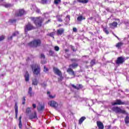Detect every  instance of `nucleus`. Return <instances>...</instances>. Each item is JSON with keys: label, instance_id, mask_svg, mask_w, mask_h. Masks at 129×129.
Listing matches in <instances>:
<instances>
[{"label": "nucleus", "instance_id": "nucleus-23", "mask_svg": "<svg viewBox=\"0 0 129 129\" xmlns=\"http://www.w3.org/2000/svg\"><path fill=\"white\" fill-rule=\"evenodd\" d=\"M38 83H39V82L37 79H34L32 80V85L37 86L38 85Z\"/></svg>", "mask_w": 129, "mask_h": 129}, {"label": "nucleus", "instance_id": "nucleus-3", "mask_svg": "<svg viewBox=\"0 0 129 129\" xmlns=\"http://www.w3.org/2000/svg\"><path fill=\"white\" fill-rule=\"evenodd\" d=\"M27 45L31 48H38V47H41L42 45V40L40 39H35L32 41H30Z\"/></svg>", "mask_w": 129, "mask_h": 129}, {"label": "nucleus", "instance_id": "nucleus-12", "mask_svg": "<svg viewBox=\"0 0 129 129\" xmlns=\"http://www.w3.org/2000/svg\"><path fill=\"white\" fill-rule=\"evenodd\" d=\"M72 87L74 89H76L77 90H80V89H82L83 88V85L82 84H79L75 86L73 84L71 85Z\"/></svg>", "mask_w": 129, "mask_h": 129}, {"label": "nucleus", "instance_id": "nucleus-47", "mask_svg": "<svg viewBox=\"0 0 129 129\" xmlns=\"http://www.w3.org/2000/svg\"><path fill=\"white\" fill-rule=\"evenodd\" d=\"M19 122H22V116H20L19 118Z\"/></svg>", "mask_w": 129, "mask_h": 129}, {"label": "nucleus", "instance_id": "nucleus-42", "mask_svg": "<svg viewBox=\"0 0 129 129\" xmlns=\"http://www.w3.org/2000/svg\"><path fill=\"white\" fill-rule=\"evenodd\" d=\"M4 40H5V36L2 35L0 36V42H2V41H4Z\"/></svg>", "mask_w": 129, "mask_h": 129}, {"label": "nucleus", "instance_id": "nucleus-56", "mask_svg": "<svg viewBox=\"0 0 129 129\" xmlns=\"http://www.w3.org/2000/svg\"><path fill=\"white\" fill-rule=\"evenodd\" d=\"M63 26V25L62 24H58L57 26V28H60V27H62Z\"/></svg>", "mask_w": 129, "mask_h": 129}, {"label": "nucleus", "instance_id": "nucleus-55", "mask_svg": "<svg viewBox=\"0 0 129 129\" xmlns=\"http://www.w3.org/2000/svg\"><path fill=\"white\" fill-rule=\"evenodd\" d=\"M71 61H72V62H76V59H74V58H73V59H71Z\"/></svg>", "mask_w": 129, "mask_h": 129}, {"label": "nucleus", "instance_id": "nucleus-7", "mask_svg": "<svg viewBox=\"0 0 129 129\" xmlns=\"http://www.w3.org/2000/svg\"><path fill=\"white\" fill-rule=\"evenodd\" d=\"M124 61V58L122 56H119L117 58V59L115 61V64H116V65H120L121 64H123Z\"/></svg>", "mask_w": 129, "mask_h": 129}, {"label": "nucleus", "instance_id": "nucleus-21", "mask_svg": "<svg viewBox=\"0 0 129 129\" xmlns=\"http://www.w3.org/2000/svg\"><path fill=\"white\" fill-rule=\"evenodd\" d=\"M86 18L85 17H83L82 15H80L79 17H78L77 20L78 22H81L82 21H83V20H85Z\"/></svg>", "mask_w": 129, "mask_h": 129}, {"label": "nucleus", "instance_id": "nucleus-62", "mask_svg": "<svg viewBox=\"0 0 129 129\" xmlns=\"http://www.w3.org/2000/svg\"><path fill=\"white\" fill-rule=\"evenodd\" d=\"M113 35H114L115 36V37L116 38H117V39H118V40H119V38H118V37H117V36H116L115 34H114V33H113Z\"/></svg>", "mask_w": 129, "mask_h": 129}, {"label": "nucleus", "instance_id": "nucleus-37", "mask_svg": "<svg viewBox=\"0 0 129 129\" xmlns=\"http://www.w3.org/2000/svg\"><path fill=\"white\" fill-rule=\"evenodd\" d=\"M48 71H49V69H48L47 67H45V66H44L43 67V72H48Z\"/></svg>", "mask_w": 129, "mask_h": 129}, {"label": "nucleus", "instance_id": "nucleus-39", "mask_svg": "<svg viewBox=\"0 0 129 129\" xmlns=\"http://www.w3.org/2000/svg\"><path fill=\"white\" fill-rule=\"evenodd\" d=\"M18 35H19V32L15 31L14 33H13L12 36L13 37H16V36H18Z\"/></svg>", "mask_w": 129, "mask_h": 129}, {"label": "nucleus", "instance_id": "nucleus-1", "mask_svg": "<svg viewBox=\"0 0 129 129\" xmlns=\"http://www.w3.org/2000/svg\"><path fill=\"white\" fill-rule=\"evenodd\" d=\"M111 109L112 111H113L115 113H122V114H125L126 116L124 118L125 123L126 124H127L129 123L128 113H127L126 111L121 109V108H120L118 106L112 107Z\"/></svg>", "mask_w": 129, "mask_h": 129}, {"label": "nucleus", "instance_id": "nucleus-20", "mask_svg": "<svg viewBox=\"0 0 129 129\" xmlns=\"http://www.w3.org/2000/svg\"><path fill=\"white\" fill-rule=\"evenodd\" d=\"M123 45L122 42H119L116 44L115 47L117 48V49H121V46Z\"/></svg>", "mask_w": 129, "mask_h": 129}, {"label": "nucleus", "instance_id": "nucleus-33", "mask_svg": "<svg viewBox=\"0 0 129 129\" xmlns=\"http://www.w3.org/2000/svg\"><path fill=\"white\" fill-rule=\"evenodd\" d=\"M40 3L42 5H46L48 3V0H41Z\"/></svg>", "mask_w": 129, "mask_h": 129}, {"label": "nucleus", "instance_id": "nucleus-53", "mask_svg": "<svg viewBox=\"0 0 129 129\" xmlns=\"http://www.w3.org/2000/svg\"><path fill=\"white\" fill-rule=\"evenodd\" d=\"M50 22H51V20H48L47 21L45 22V24H49V23H50Z\"/></svg>", "mask_w": 129, "mask_h": 129}, {"label": "nucleus", "instance_id": "nucleus-9", "mask_svg": "<svg viewBox=\"0 0 129 129\" xmlns=\"http://www.w3.org/2000/svg\"><path fill=\"white\" fill-rule=\"evenodd\" d=\"M53 71L54 74H56L58 76H59V77H62V72L58 68L56 67H53Z\"/></svg>", "mask_w": 129, "mask_h": 129}, {"label": "nucleus", "instance_id": "nucleus-45", "mask_svg": "<svg viewBox=\"0 0 129 129\" xmlns=\"http://www.w3.org/2000/svg\"><path fill=\"white\" fill-rule=\"evenodd\" d=\"M59 49H60V48L58 47V46H55L54 47V50H55V51H59Z\"/></svg>", "mask_w": 129, "mask_h": 129}, {"label": "nucleus", "instance_id": "nucleus-30", "mask_svg": "<svg viewBox=\"0 0 129 129\" xmlns=\"http://www.w3.org/2000/svg\"><path fill=\"white\" fill-rule=\"evenodd\" d=\"M78 3H81L82 4H87L88 0H78Z\"/></svg>", "mask_w": 129, "mask_h": 129}, {"label": "nucleus", "instance_id": "nucleus-8", "mask_svg": "<svg viewBox=\"0 0 129 129\" xmlns=\"http://www.w3.org/2000/svg\"><path fill=\"white\" fill-rule=\"evenodd\" d=\"M113 106L114 105H124L125 102H122L120 99H116L114 102L111 103Z\"/></svg>", "mask_w": 129, "mask_h": 129}, {"label": "nucleus", "instance_id": "nucleus-29", "mask_svg": "<svg viewBox=\"0 0 129 129\" xmlns=\"http://www.w3.org/2000/svg\"><path fill=\"white\" fill-rule=\"evenodd\" d=\"M47 93L49 98L53 99V98H55V97H56V95H54L53 96L51 95V94H50L51 93L49 91H47Z\"/></svg>", "mask_w": 129, "mask_h": 129}, {"label": "nucleus", "instance_id": "nucleus-36", "mask_svg": "<svg viewBox=\"0 0 129 129\" xmlns=\"http://www.w3.org/2000/svg\"><path fill=\"white\" fill-rule=\"evenodd\" d=\"M22 104H26V97L25 96L22 98Z\"/></svg>", "mask_w": 129, "mask_h": 129}, {"label": "nucleus", "instance_id": "nucleus-63", "mask_svg": "<svg viewBox=\"0 0 129 129\" xmlns=\"http://www.w3.org/2000/svg\"><path fill=\"white\" fill-rule=\"evenodd\" d=\"M64 51H65L66 53H67V52H69V49H66L64 50Z\"/></svg>", "mask_w": 129, "mask_h": 129}, {"label": "nucleus", "instance_id": "nucleus-58", "mask_svg": "<svg viewBox=\"0 0 129 129\" xmlns=\"http://www.w3.org/2000/svg\"><path fill=\"white\" fill-rule=\"evenodd\" d=\"M113 35H114L115 36V37L116 38H117V39H118V40H119V38H118V37H117V36H116L115 34H114V33H113Z\"/></svg>", "mask_w": 129, "mask_h": 129}, {"label": "nucleus", "instance_id": "nucleus-16", "mask_svg": "<svg viewBox=\"0 0 129 129\" xmlns=\"http://www.w3.org/2000/svg\"><path fill=\"white\" fill-rule=\"evenodd\" d=\"M15 118H18V103L17 102L15 103Z\"/></svg>", "mask_w": 129, "mask_h": 129}, {"label": "nucleus", "instance_id": "nucleus-19", "mask_svg": "<svg viewBox=\"0 0 129 129\" xmlns=\"http://www.w3.org/2000/svg\"><path fill=\"white\" fill-rule=\"evenodd\" d=\"M78 67V63H74L69 65L70 68H73V69H75Z\"/></svg>", "mask_w": 129, "mask_h": 129}, {"label": "nucleus", "instance_id": "nucleus-46", "mask_svg": "<svg viewBox=\"0 0 129 129\" xmlns=\"http://www.w3.org/2000/svg\"><path fill=\"white\" fill-rule=\"evenodd\" d=\"M73 32H75V33H76V32H77V28H73Z\"/></svg>", "mask_w": 129, "mask_h": 129}, {"label": "nucleus", "instance_id": "nucleus-57", "mask_svg": "<svg viewBox=\"0 0 129 129\" xmlns=\"http://www.w3.org/2000/svg\"><path fill=\"white\" fill-rule=\"evenodd\" d=\"M113 35H114L115 36V37L116 38H117V39H118V40H119V38H118V37H117V36H116L115 34H114V33H113Z\"/></svg>", "mask_w": 129, "mask_h": 129}, {"label": "nucleus", "instance_id": "nucleus-34", "mask_svg": "<svg viewBox=\"0 0 129 129\" xmlns=\"http://www.w3.org/2000/svg\"><path fill=\"white\" fill-rule=\"evenodd\" d=\"M70 47L73 52H76L77 51V49H75V47H74V46L71 45Z\"/></svg>", "mask_w": 129, "mask_h": 129}, {"label": "nucleus", "instance_id": "nucleus-28", "mask_svg": "<svg viewBox=\"0 0 129 129\" xmlns=\"http://www.w3.org/2000/svg\"><path fill=\"white\" fill-rule=\"evenodd\" d=\"M53 4L55 5V6H58L59 4H61V0H54Z\"/></svg>", "mask_w": 129, "mask_h": 129}, {"label": "nucleus", "instance_id": "nucleus-2", "mask_svg": "<svg viewBox=\"0 0 129 129\" xmlns=\"http://www.w3.org/2000/svg\"><path fill=\"white\" fill-rule=\"evenodd\" d=\"M30 19L32 22H33L34 25H35V26L38 28H41V27H42L43 23L44 21V19L42 18L41 16L37 17H30Z\"/></svg>", "mask_w": 129, "mask_h": 129}, {"label": "nucleus", "instance_id": "nucleus-59", "mask_svg": "<svg viewBox=\"0 0 129 129\" xmlns=\"http://www.w3.org/2000/svg\"><path fill=\"white\" fill-rule=\"evenodd\" d=\"M113 35H114L115 36V37L116 38H117V39H118V40H119V38H118V37H117V36H116L115 34H114V33H113Z\"/></svg>", "mask_w": 129, "mask_h": 129}, {"label": "nucleus", "instance_id": "nucleus-6", "mask_svg": "<svg viewBox=\"0 0 129 129\" xmlns=\"http://www.w3.org/2000/svg\"><path fill=\"white\" fill-rule=\"evenodd\" d=\"M26 14V11L24 9H19L18 11H16L15 14V17H23L24 15Z\"/></svg>", "mask_w": 129, "mask_h": 129}, {"label": "nucleus", "instance_id": "nucleus-50", "mask_svg": "<svg viewBox=\"0 0 129 129\" xmlns=\"http://www.w3.org/2000/svg\"><path fill=\"white\" fill-rule=\"evenodd\" d=\"M47 63V61L46 60H43L41 61V63L42 64H46Z\"/></svg>", "mask_w": 129, "mask_h": 129}, {"label": "nucleus", "instance_id": "nucleus-41", "mask_svg": "<svg viewBox=\"0 0 129 129\" xmlns=\"http://www.w3.org/2000/svg\"><path fill=\"white\" fill-rule=\"evenodd\" d=\"M19 127L20 129L23 128V124H22V122H19Z\"/></svg>", "mask_w": 129, "mask_h": 129}, {"label": "nucleus", "instance_id": "nucleus-54", "mask_svg": "<svg viewBox=\"0 0 129 129\" xmlns=\"http://www.w3.org/2000/svg\"><path fill=\"white\" fill-rule=\"evenodd\" d=\"M88 20H90V21H92V20H93V17H91L88 18Z\"/></svg>", "mask_w": 129, "mask_h": 129}, {"label": "nucleus", "instance_id": "nucleus-40", "mask_svg": "<svg viewBox=\"0 0 129 129\" xmlns=\"http://www.w3.org/2000/svg\"><path fill=\"white\" fill-rule=\"evenodd\" d=\"M13 5L7 4L5 5L4 7H5L6 8H11V7H13Z\"/></svg>", "mask_w": 129, "mask_h": 129}, {"label": "nucleus", "instance_id": "nucleus-38", "mask_svg": "<svg viewBox=\"0 0 129 129\" xmlns=\"http://www.w3.org/2000/svg\"><path fill=\"white\" fill-rule=\"evenodd\" d=\"M9 22L12 24H14V23H16V22H17V19H10Z\"/></svg>", "mask_w": 129, "mask_h": 129}, {"label": "nucleus", "instance_id": "nucleus-43", "mask_svg": "<svg viewBox=\"0 0 129 129\" xmlns=\"http://www.w3.org/2000/svg\"><path fill=\"white\" fill-rule=\"evenodd\" d=\"M26 113H30L31 112V109L30 108H27L26 109Z\"/></svg>", "mask_w": 129, "mask_h": 129}, {"label": "nucleus", "instance_id": "nucleus-4", "mask_svg": "<svg viewBox=\"0 0 129 129\" xmlns=\"http://www.w3.org/2000/svg\"><path fill=\"white\" fill-rule=\"evenodd\" d=\"M31 68L32 70H34L33 73L35 74V75H39V74H40V72H41V67H40V66L35 64L31 66Z\"/></svg>", "mask_w": 129, "mask_h": 129}, {"label": "nucleus", "instance_id": "nucleus-22", "mask_svg": "<svg viewBox=\"0 0 129 129\" xmlns=\"http://www.w3.org/2000/svg\"><path fill=\"white\" fill-rule=\"evenodd\" d=\"M45 109V106L44 105H39L37 107V110L38 111H42V110H44Z\"/></svg>", "mask_w": 129, "mask_h": 129}, {"label": "nucleus", "instance_id": "nucleus-49", "mask_svg": "<svg viewBox=\"0 0 129 129\" xmlns=\"http://www.w3.org/2000/svg\"><path fill=\"white\" fill-rule=\"evenodd\" d=\"M41 86H42V87H46V86H47V84H41Z\"/></svg>", "mask_w": 129, "mask_h": 129}, {"label": "nucleus", "instance_id": "nucleus-52", "mask_svg": "<svg viewBox=\"0 0 129 129\" xmlns=\"http://www.w3.org/2000/svg\"><path fill=\"white\" fill-rule=\"evenodd\" d=\"M32 106H33V108H36L37 107L36 104H33Z\"/></svg>", "mask_w": 129, "mask_h": 129}, {"label": "nucleus", "instance_id": "nucleus-26", "mask_svg": "<svg viewBox=\"0 0 129 129\" xmlns=\"http://www.w3.org/2000/svg\"><path fill=\"white\" fill-rule=\"evenodd\" d=\"M63 15H58L56 16V18L57 19L58 22H59L60 23H62L63 22V20L61 19V17H62Z\"/></svg>", "mask_w": 129, "mask_h": 129}, {"label": "nucleus", "instance_id": "nucleus-48", "mask_svg": "<svg viewBox=\"0 0 129 129\" xmlns=\"http://www.w3.org/2000/svg\"><path fill=\"white\" fill-rule=\"evenodd\" d=\"M36 12L37 13V14H40V13H41V10H40V9H37Z\"/></svg>", "mask_w": 129, "mask_h": 129}, {"label": "nucleus", "instance_id": "nucleus-51", "mask_svg": "<svg viewBox=\"0 0 129 129\" xmlns=\"http://www.w3.org/2000/svg\"><path fill=\"white\" fill-rule=\"evenodd\" d=\"M13 36L12 35L11 36H10V37H8V40H12L13 38Z\"/></svg>", "mask_w": 129, "mask_h": 129}, {"label": "nucleus", "instance_id": "nucleus-5", "mask_svg": "<svg viewBox=\"0 0 129 129\" xmlns=\"http://www.w3.org/2000/svg\"><path fill=\"white\" fill-rule=\"evenodd\" d=\"M36 29L31 23L29 22L25 27L24 30L25 33H28L29 31H32V30H35Z\"/></svg>", "mask_w": 129, "mask_h": 129}, {"label": "nucleus", "instance_id": "nucleus-44", "mask_svg": "<svg viewBox=\"0 0 129 129\" xmlns=\"http://www.w3.org/2000/svg\"><path fill=\"white\" fill-rule=\"evenodd\" d=\"M40 58H43V59H45V58H46V56H45V54H44V53H41L40 55Z\"/></svg>", "mask_w": 129, "mask_h": 129}, {"label": "nucleus", "instance_id": "nucleus-35", "mask_svg": "<svg viewBox=\"0 0 129 129\" xmlns=\"http://www.w3.org/2000/svg\"><path fill=\"white\" fill-rule=\"evenodd\" d=\"M49 56H53L54 55V51L52 50H49Z\"/></svg>", "mask_w": 129, "mask_h": 129}, {"label": "nucleus", "instance_id": "nucleus-18", "mask_svg": "<svg viewBox=\"0 0 129 129\" xmlns=\"http://www.w3.org/2000/svg\"><path fill=\"white\" fill-rule=\"evenodd\" d=\"M32 90H33V89H32L31 87H30L28 89V94L29 95L30 97L34 96V93L32 92Z\"/></svg>", "mask_w": 129, "mask_h": 129}, {"label": "nucleus", "instance_id": "nucleus-13", "mask_svg": "<svg viewBox=\"0 0 129 129\" xmlns=\"http://www.w3.org/2000/svg\"><path fill=\"white\" fill-rule=\"evenodd\" d=\"M109 26L110 29H114L117 27V23L116 22H113L111 23H109Z\"/></svg>", "mask_w": 129, "mask_h": 129}, {"label": "nucleus", "instance_id": "nucleus-10", "mask_svg": "<svg viewBox=\"0 0 129 129\" xmlns=\"http://www.w3.org/2000/svg\"><path fill=\"white\" fill-rule=\"evenodd\" d=\"M49 105L53 108H57L58 107V103L55 101H50L48 102Z\"/></svg>", "mask_w": 129, "mask_h": 129}, {"label": "nucleus", "instance_id": "nucleus-31", "mask_svg": "<svg viewBox=\"0 0 129 129\" xmlns=\"http://www.w3.org/2000/svg\"><path fill=\"white\" fill-rule=\"evenodd\" d=\"M103 32H104V33H105L106 35H108V34H109V31H108V30L107 29V27L104 28L103 29Z\"/></svg>", "mask_w": 129, "mask_h": 129}, {"label": "nucleus", "instance_id": "nucleus-17", "mask_svg": "<svg viewBox=\"0 0 129 129\" xmlns=\"http://www.w3.org/2000/svg\"><path fill=\"white\" fill-rule=\"evenodd\" d=\"M24 77L25 79V81L26 82H28L30 80V75L29 74V72H26L25 75Z\"/></svg>", "mask_w": 129, "mask_h": 129}, {"label": "nucleus", "instance_id": "nucleus-11", "mask_svg": "<svg viewBox=\"0 0 129 129\" xmlns=\"http://www.w3.org/2000/svg\"><path fill=\"white\" fill-rule=\"evenodd\" d=\"M67 72L70 75L74 76V77H76V74H75V72H74L71 68H68L67 70Z\"/></svg>", "mask_w": 129, "mask_h": 129}, {"label": "nucleus", "instance_id": "nucleus-15", "mask_svg": "<svg viewBox=\"0 0 129 129\" xmlns=\"http://www.w3.org/2000/svg\"><path fill=\"white\" fill-rule=\"evenodd\" d=\"M64 32H65L64 28H60L57 30V35L61 36V35L64 34Z\"/></svg>", "mask_w": 129, "mask_h": 129}, {"label": "nucleus", "instance_id": "nucleus-60", "mask_svg": "<svg viewBox=\"0 0 129 129\" xmlns=\"http://www.w3.org/2000/svg\"><path fill=\"white\" fill-rule=\"evenodd\" d=\"M113 35H114L115 36V37L116 38H117V39H118V40H119V38H118V37H117V36H116L115 34H114V33H113Z\"/></svg>", "mask_w": 129, "mask_h": 129}, {"label": "nucleus", "instance_id": "nucleus-27", "mask_svg": "<svg viewBox=\"0 0 129 129\" xmlns=\"http://www.w3.org/2000/svg\"><path fill=\"white\" fill-rule=\"evenodd\" d=\"M96 60H95V59L91 60L90 62L91 67H92L93 66H94V65L96 64Z\"/></svg>", "mask_w": 129, "mask_h": 129}, {"label": "nucleus", "instance_id": "nucleus-25", "mask_svg": "<svg viewBox=\"0 0 129 129\" xmlns=\"http://www.w3.org/2000/svg\"><path fill=\"white\" fill-rule=\"evenodd\" d=\"M37 117V114L36 112H34V114H32L29 116V119H33V118H36Z\"/></svg>", "mask_w": 129, "mask_h": 129}, {"label": "nucleus", "instance_id": "nucleus-14", "mask_svg": "<svg viewBox=\"0 0 129 129\" xmlns=\"http://www.w3.org/2000/svg\"><path fill=\"white\" fill-rule=\"evenodd\" d=\"M97 125L98 129H104V125H103V123L100 121H97Z\"/></svg>", "mask_w": 129, "mask_h": 129}, {"label": "nucleus", "instance_id": "nucleus-64", "mask_svg": "<svg viewBox=\"0 0 129 129\" xmlns=\"http://www.w3.org/2000/svg\"><path fill=\"white\" fill-rule=\"evenodd\" d=\"M67 18H68V19H69V20H70V15H67Z\"/></svg>", "mask_w": 129, "mask_h": 129}, {"label": "nucleus", "instance_id": "nucleus-61", "mask_svg": "<svg viewBox=\"0 0 129 129\" xmlns=\"http://www.w3.org/2000/svg\"><path fill=\"white\" fill-rule=\"evenodd\" d=\"M113 35H114L115 36V37L116 38H117V39H118V40H119V38H118V37H117V36H116L115 34H114V33H113Z\"/></svg>", "mask_w": 129, "mask_h": 129}, {"label": "nucleus", "instance_id": "nucleus-24", "mask_svg": "<svg viewBox=\"0 0 129 129\" xmlns=\"http://www.w3.org/2000/svg\"><path fill=\"white\" fill-rule=\"evenodd\" d=\"M86 119V117L84 116H82L79 120V124H82V122H83L84 120Z\"/></svg>", "mask_w": 129, "mask_h": 129}, {"label": "nucleus", "instance_id": "nucleus-32", "mask_svg": "<svg viewBox=\"0 0 129 129\" xmlns=\"http://www.w3.org/2000/svg\"><path fill=\"white\" fill-rule=\"evenodd\" d=\"M55 35V32H51L50 33H48L47 36H49V37H51V38H54V35Z\"/></svg>", "mask_w": 129, "mask_h": 129}]
</instances>
